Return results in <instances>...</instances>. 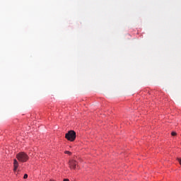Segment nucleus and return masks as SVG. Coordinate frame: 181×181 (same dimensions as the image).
<instances>
[{
	"mask_svg": "<svg viewBox=\"0 0 181 181\" xmlns=\"http://www.w3.org/2000/svg\"><path fill=\"white\" fill-rule=\"evenodd\" d=\"M16 158L18 160H19V162L25 163L29 160V156H28V154H26L25 152H20L16 154Z\"/></svg>",
	"mask_w": 181,
	"mask_h": 181,
	"instance_id": "1",
	"label": "nucleus"
},
{
	"mask_svg": "<svg viewBox=\"0 0 181 181\" xmlns=\"http://www.w3.org/2000/svg\"><path fill=\"white\" fill-rule=\"evenodd\" d=\"M65 138L68 141H70L71 142H73L74 141L76 140V132H74L73 130H71V131L68 132V133H66L65 134Z\"/></svg>",
	"mask_w": 181,
	"mask_h": 181,
	"instance_id": "2",
	"label": "nucleus"
},
{
	"mask_svg": "<svg viewBox=\"0 0 181 181\" xmlns=\"http://www.w3.org/2000/svg\"><path fill=\"white\" fill-rule=\"evenodd\" d=\"M69 166L70 169H73L74 170H76V169H77V168L78 167L76 160H70L69 162Z\"/></svg>",
	"mask_w": 181,
	"mask_h": 181,
	"instance_id": "3",
	"label": "nucleus"
},
{
	"mask_svg": "<svg viewBox=\"0 0 181 181\" xmlns=\"http://www.w3.org/2000/svg\"><path fill=\"white\" fill-rule=\"evenodd\" d=\"M13 168L14 172H16V170H18V168H19V162H18V160L16 159L13 160Z\"/></svg>",
	"mask_w": 181,
	"mask_h": 181,
	"instance_id": "4",
	"label": "nucleus"
},
{
	"mask_svg": "<svg viewBox=\"0 0 181 181\" xmlns=\"http://www.w3.org/2000/svg\"><path fill=\"white\" fill-rule=\"evenodd\" d=\"M171 135H172V136H176L177 135V134L176 132H173L171 133Z\"/></svg>",
	"mask_w": 181,
	"mask_h": 181,
	"instance_id": "5",
	"label": "nucleus"
},
{
	"mask_svg": "<svg viewBox=\"0 0 181 181\" xmlns=\"http://www.w3.org/2000/svg\"><path fill=\"white\" fill-rule=\"evenodd\" d=\"M64 153H66V155H71V152H70L69 151H64Z\"/></svg>",
	"mask_w": 181,
	"mask_h": 181,
	"instance_id": "6",
	"label": "nucleus"
},
{
	"mask_svg": "<svg viewBox=\"0 0 181 181\" xmlns=\"http://www.w3.org/2000/svg\"><path fill=\"white\" fill-rule=\"evenodd\" d=\"M23 179H28V174H25V175H24Z\"/></svg>",
	"mask_w": 181,
	"mask_h": 181,
	"instance_id": "7",
	"label": "nucleus"
},
{
	"mask_svg": "<svg viewBox=\"0 0 181 181\" xmlns=\"http://www.w3.org/2000/svg\"><path fill=\"white\" fill-rule=\"evenodd\" d=\"M64 181H70L69 179H64Z\"/></svg>",
	"mask_w": 181,
	"mask_h": 181,
	"instance_id": "8",
	"label": "nucleus"
}]
</instances>
